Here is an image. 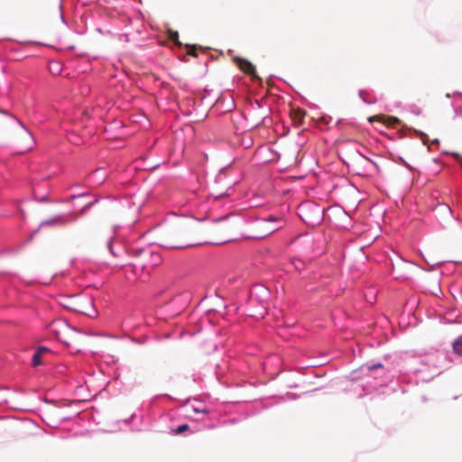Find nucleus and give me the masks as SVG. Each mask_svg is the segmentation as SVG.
Here are the masks:
<instances>
[{"label":"nucleus","mask_w":462,"mask_h":462,"mask_svg":"<svg viewBox=\"0 0 462 462\" xmlns=\"http://www.w3.org/2000/svg\"><path fill=\"white\" fill-rule=\"evenodd\" d=\"M373 299H374V297H372L370 300H369V299H366V300H367L368 302H370V303H373Z\"/></svg>","instance_id":"bb28decb"},{"label":"nucleus","mask_w":462,"mask_h":462,"mask_svg":"<svg viewBox=\"0 0 462 462\" xmlns=\"http://www.w3.org/2000/svg\"><path fill=\"white\" fill-rule=\"evenodd\" d=\"M200 329H201L200 326L198 323H196L194 329L187 328V329L183 330L180 333V337L184 336L185 334H189V336H194L196 333L200 331Z\"/></svg>","instance_id":"f8f14e48"},{"label":"nucleus","mask_w":462,"mask_h":462,"mask_svg":"<svg viewBox=\"0 0 462 462\" xmlns=\"http://www.w3.org/2000/svg\"><path fill=\"white\" fill-rule=\"evenodd\" d=\"M189 429V426L186 423L179 425L178 427L174 428L172 425H167L165 429H162V430H169L171 435H180L184 433L186 430Z\"/></svg>","instance_id":"6e6552de"},{"label":"nucleus","mask_w":462,"mask_h":462,"mask_svg":"<svg viewBox=\"0 0 462 462\" xmlns=\"http://www.w3.org/2000/svg\"><path fill=\"white\" fill-rule=\"evenodd\" d=\"M446 97H451V95H450V94H447V95H446Z\"/></svg>","instance_id":"72a5a7b5"},{"label":"nucleus","mask_w":462,"mask_h":462,"mask_svg":"<svg viewBox=\"0 0 462 462\" xmlns=\"http://www.w3.org/2000/svg\"><path fill=\"white\" fill-rule=\"evenodd\" d=\"M0 113L3 114V115L10 116L11 117H13L19 124V125L22 128H23L32 136V133L29 131V129L17 117H15L14 116L11 115L7 110H5V109H1L0 108Z\"/></svg>","instance_id":"9b49d317"},{"label":"nucleus","mask_w":462,"mask_h":462,"mask_svg":"<svg viewBox=\"0 0 462 462\" xmlns=\"http://www.w3.org/2000/svg\"><path fill=\"white\" fill-rule=\"evenodd\" d=\"M208 322H209L211 325H213V323H212V319H208Z\"/></svg>","instance_id":"2f4dec72"},{"label":"nucleus","mask_w":462,"mask_h":462,"mask_svg":"<svg viewBox=\"0 0 462 462\" xmlns=\"http://www.w3.org/2000/svg\"><path fill=\"white\" fill-rule=\"evenodd\" d=\"M191 48H192L191 46H188L189 53V54H193V53L189 51V49H191Z\"/></svg>","instance_id":"c85d7f7f"},{"label":"nucleus","mask_w":462,"mask_h":462,"mask_svg":"<svg viewBox=\"0 0 462 462\" xmlns=\"http://www.w3.org/2000/svg\"><path fill=\"white\" fill-rule=\"evenodd\" d=\"M183 409L192 410L193 412L197 415H209L210 417L208 420H204L203 417L196 418L197 420L202 421L203 425L201 427L202 430H211L217 426L215 422L212 421L211 417L213 415V411L204 402L194 400L192 402H187L183 407Z\"/></svg>","instance_id":"20e7f679"},{"label":"nucleus","mask_w":462,"mask_h":462,"mask_svg":"<svg viewBox=\"0 0 462 462\" xmlns=\"http://www.w3.org/2000/svg\"><path fill=\"white\" fill-rule=\"evenodd\" d=\"M14 291H11L10 292H8V296L11 294V293H14Z\"/></svg>","instance_id":"473e14b6"},{"label":"nucleus","mask_w":462,"mask_h":462,"mask_svg":"<svg viewBox=\"0 0 462 462\" xmlns=\"http://www.w3.org/2000/svg\"><path fill=\"white\" fill-rule=\"evenodd\" d=\"M420 319H413L411 322V319H387L390 325L395 329V324L398 325L400 330L402 332H405L409 328H415L418 326Z\"/></svg>","instance_id":"39448f33"},{"label":"nucleus","mask_w":462,"mask_h":462,"mask_svg":"<svg viewBox=\"0 0 462 462\" xmlns=\"http://www.w3.org/2000/svg\"><path fill=\"white\" fill-rule=\"evenodd\" d=\"M35 352L42 356L44 353L49 352V348L46 346H39Z\"/></svg>","instance_id":"aec40b11"},{"label":"nucleus","mask_w":462,"mask_h":462,"mask_svg":"<svg viewBox=\"0 0 462 462\" xmlns=\"http://www.w3.org/2000/svg\"><path fill=\"white\" fill-rule=\"evenodd\" d=\"M88 193L87 191L85 192H81V193H78V194H71L68 199H66L67 202L69 201H71L75 199H78V198H82V197H85V196H88Z\"/></svg>","instance_id":"2eb2a0df"},{"label":"nucleus","mask_w":462,"mask_h":462,"mask_svg":"<svg viewBox=\"0 0 462 462\" xmlns=\"http://www.w3.org/2000/svg\"><path fill=\"white\" fill-rule=\"evenodd\" d=\"M236 64L240 68L241 70H243L245 73L248 75H254L255 74V68L254 66L248 61L247 60L236 57L234 59Z\"/></svg>","instance_id":"423d86ee"},{"label":"nucleus","mask_w":462,"mask_h":462,"mask_svg":"<svg viewBox=\"0 0 462 462\" xmlns=\"http://www.w3.org/2000/svg\"><path fill=\"white\" fill-rule=\"evenodd\" d=\"M278 228H279V227H277V229H278ZM275 230H276V228H274V229L271 230L269 233H270V234H271V233H273Z\"/></svg>","instance_id":"7c9ffc66"},{"label":"nucleus","mask_w":462,"mask_h":462,"mask_svg":"<svg viewBox=\"0 0 462 462\" xmlns=\"http://www.w3.org/2000/svg\"><path fill=\"white\" fill-rule=\"evenodd\" d=\"M436 355H428L420 360V366L413 368V372L423 382H429L440 374L439 368L436 365Z\"/></svg>","instance_id":"f03ea898"},{"label":"nucleus","mask_w":462,"mask_h":462,"mask_svg":"<svg viewBox=\"0 0 462 462\" xmlns=\"http://www.w3.org/2000/svg\"><path fill=\"white\" fill-rule=\"evenodd\" d=\"M454 110L457 115H461L462 113V108H457L456 106H454Z\"/></svg>","instance_id":"b1692460"},{"label":"nucleus","mask_w":462,"mask_h":462,"mask_svg":"<svg viewBox=\"0 0 462 462\" xmlns=\"http://www.w3.org/2000/svg\"><path fill=\"white\" fill-rule=\"evenodd\" d=\"M136 417L135 413H133L128 419L124 420L122 422L125 425H127L132 420H134Z\"/></svg>","instance_id":"4be33fe9"},{"label":"nucleus","mask_w":462,"mask_h":462,"mask_svg":"<svg viewBox=\"0 0 462 462\" xmlns=\"http://www.w3.org/2000/svg\"><path fill=\"white\" fill-rule=\"evenodd\" d=\"M453 96H454V97H458V98H460V99L462 98V93H460V92H455V93L453 94Z\"/></svg>","instance_id":"393cba45"},{"label":"nucleus","mask_w":462,"mask_h":462,"mask_svg":"<svg viewBox=\"0 0 462 462\" xmlns=\"http://www.w3.org/2000/svg\"><path fill=\"white\" fill-rule=\"evenodd\" d=\"M47 199V198L44 196L41 199V201H45Z\"/></svg>","instance_id":"cd10ccee"},{"label":"nucleus","mask_w":462,"mask_h":462,"mask_svg":"<svg viewBox=\"0 0 462 462\" xmlns=\"http://www.w3.org/2000/svg\"><path fill=\"white\" fill-rule=\"evenodd\" d=\"M415 133L421 139V141L423 142L424 144H427L428 141H429V137L426 134H424L423 132H420V131H417L415 130Z\"/></svg>","instance_id":"dca6fc26"},{"label":"nucleus","mask_w":462,"mask_h":462,"mask_svg":"<svg viewBox=\"0 0 462 462\" xmlns=\"http://www.w3.org/2000/svg\"><path fill=\"white\" fill-rule=\"evenodd\" d=\"M42 364V356L39 353L35 352L32 358V366L37 367V366L41 365Z\"/></svg>","instance_id":"ddd939ff"},{"label":"nucleus","mask_w":462,"mask_h":462,"mask_svg":"<svg viewBox=\"0 0 462 462\" xmlns=\"http://www.w3.org/2000/svg\"><path fill=\"white\" fill-rule=\"evenodd\" d=\"M167 38L174 46L181 47L182 43L179 40V33L171 29L167 30Z\"/></svg>","instance_id":"1a4fd4ad"},{"label":"nucleus","mask_w":462,"mask_h":462,"mask_svg":"<svg viewBox=\"0 0 462 462\" xmlns=\"http://www.w3.org/2000/svg\"><path fill=\"white\" fill-rule=\"evenodd\" d=\"M443 153L451 155L456 160V162L460 165V167L462 169V155H460L457 152H443Z\"/></svg>","instance_id":"4468645a"},{"label":"nucleus","mask_w":462,"mask_h":462,"mask_svg":"<svg viewBox=\"0 0 462 462\" xmlns=\"http://www.w3.org/2000/svg\"><path fill=\"white\" fill-rule=\"evenodd\" d=\"M432 143L436 144V145H439V141L438 139H435V140H433Z\"/></svg>","instance_id":"a878e982"},{"label":"nucleus","mask_w":462,"mask_h":462,"mask_svg":"<svg viewBox=\"0 0 462 462\" xmlns=\"http://www.w3.org/2000/svg\"><path fill=\"white\" fill-rule=\"evenodd\" d=\"M107 248L114 256H117L119 254L117 252L115 251L113 238H110L109 241L107 242Z\"/></svg>","instance_id":"f3484780"},{"label":"nucleus","mask_w":462,"mask_h":462,"mask_svg":"<svg viewBox=\"0 0 462 462\" xmlns=\"http://www.w3.org/2000/svg\"><path fill=\"white\" fill-rule=\"evenodd\" d=\"M59 8H60V19H61L62 23H65L66 21H65L63 11H62V1H60Z\"/></svg>","instance_id":"5701e85b"},{"label":"nucleus","mask_w":462,"mask_h":462,"mask_svg":"<svg viewBox=\"0 0 462 462\" xmlns=\"http://www.w3.org/2000/svg\"><path fill=\"white\" fill-rule=\"evenodd\" d=\"M366 368H367L368 371H373V370H375V369H378V368H383V365L381 363H376V364H374V365H367Z\"/></svg>","instance_id":"a211bd4d"},{"label":"nucleus","mask_w":462,"mask_h":462,"mask_svg":"<svg viewBox=\"0 0 462 462\" xmlns=\"http://www.w3.org/2000/svg\"><path fill=\"white\" fill-rule=\"evenodd\" d=\"M50 69L51 71H57V72L60 71V64L57 62L52 63L50 67Z\"/></svg>","instance_id":"6ab92c4d"},{"label":"nucleus","mask_w":462,"mask_h":462,"mask_svg":"<svg viewBox=\"0 0 462 462\" xmlns=\"http://www.w3.org/2000/svg\"><path fill=\"white\" fill-rule=\"evenodd\" d=\"M246 318L253 319V318H255V317H254V316H253V315H248Z\"/></svg>","instance_id":"c756f323"},{"label":"nucleus","mask_w":462,"mask_h":462,"mask_svg":"<svg viewBox=\"0 0 462 462\" xmlns=\"http://www.w3.org/2000/svg\"><path fill=\"white\" fill-rule=\"evenodd\" d=\"M172 401V398L168 394H158L153 396L147 402H143L140 407V419L142 421L150 422H168L172 421L178 415V411L170 410L167 412H162L166 407V404Z\"/></svg>","instance_id":"f257e3e1"},{"label":"nucleus","mask_w":462,"mask_h":462,"mask_svg":"<svg viewBox=\"0 0 462 462\" xmlns=\"http://www.w3.org/2000/svg\"><path fill=\"white\" fill-rule=\"evenodd\" d=\"M358 96L365 104L372 105L377 102L376 96L372 89H360Z\"/></svg>","instance_id":"0eeeda50"},{"label":"nucleus","mask_w":462,"mask_h":462,"mask_svg":"<svg viewBox=\"0 0 462 462\" xmlns=\"http://www.w3.org/2000/svg\"><path fill=\"white\" fill-rule=\"evenodd\" d=\"M263 220V221H269V222H280V221H282L281 218H279L277 217H273V216H270L268 218H264Z\"/></svg>","instance_id":"412c9836"},{"label":"nucleus","mask_w":462,"mask_h":462,"mask_svg":"<svg viewBox=\"0 0 462 462\" xmlns=\"http://www.w3.org/2000/svg\"><path fill=\"white\" fill-rule=\"evenodd\" d=\"M452 346L454 352L462 356V335L453 342Z\"/></svg>","instance_id":"9d476101"},{"label":"nucleus","mask_w":462,"mask_h":462,"mask_svg":"<svg viewBox=\"0 0 462 462\" xmlns=\"http://www.w3.org/2000/svg\"><path fill=\"white\" fill-rule=\"evenodd\" d=\"M97 200H94L91 202L87 203L78 213L72 212L70 215L67 217L63 216H55L53 217H51L49 219L43 220L39 228L33 231L32 235L31 236L30 239L39 231L40 228H43L46 226H64L69 222L76 221L79 216L84 215L89 208H91Z\"/></svg>","instance_id":"7ed1b4c3"}]
</instances>
